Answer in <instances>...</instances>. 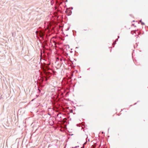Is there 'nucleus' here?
<instances>
[{"label":"nucleus","instance_id":"2","mask_svg":"<svg viewBox=\"0 0 148 148\" xmlns=\"http://www.w3.org/2000/svg\"><path fill=\"white\" fill-rule=\"evenodd\" d=\"M41 34H42V33H41Z\"/></svg>","mask_w":148,"mask_h":148},{"label":"nucleus","instance_id":"1","mask_svg":"<svg viewBox=\"0 0 148 148\" xmlns=\"http://www.w3.org/2000/svg\"><path fill=\"white\" fill-rule=\"evenodd\" d=\"M140 22L141 23L142 25H145V23H143V22H142L141 21H140Z\"/></svg>","mask_w":148,"mask_h":148}]
</instances>
